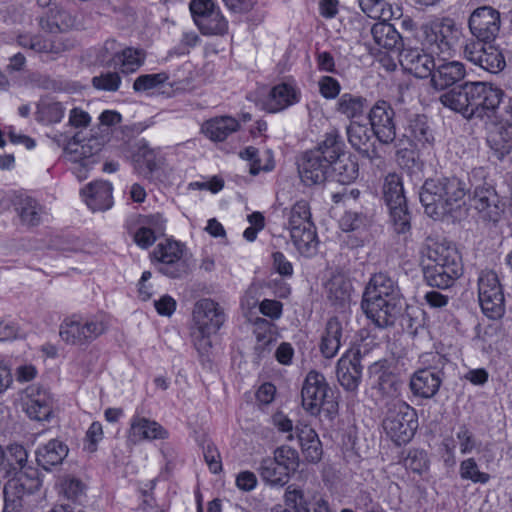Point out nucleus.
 <instances>
[{
    "instance_id": "obj_1",
    "label": "nucleus",
    "mask_w": 512,
    "mask_h": 512,
    "mask_svg": "<svg viewBox=\"0 0 512 512\" xmlns=\"http://www.w3.org/2000/svg\"><path fill=\"white\" fill-rule=\"evenodd\" d=\"M503 96L504 91L492 83L465 82L441 94L439 101L465 119L484 123L497 116Z\"/></svg>"
},
{
    "instance_id": "obj_2",
    "label": "nucleus",
    "mask_w": 512,
    "mask_h": 512,
    "mask_svg": "<svg viewBox=\"0 0 512 512\" xmlns=\"http://www.w3.org/2000/svg\"><path fill=\"white\" fill-rule=\"evenodd\" d=\"M421 254L429 261L422 265L423 277L428 286L447 289L461 276V256L457 248L446 239L427 237Z\"/></svg>"
},
{
    "instance_id": "obj_3",
    "label": "nucleus",
    "mask_w": 512,
    "mask_h": 512,
    "mask_svg": "<svg viewBox=\"0 0 512 512\" xmlns=\"http://www.w3.org/2000/svg\"><path fill=\"white\" fill-rule=\"evenodd\" d=\"M302 406L311 415L322 414L332 422L339 412L335 389L330 387L325 376L317 371H310L301 390Z\"/></svg>"
},
{
    "instance_id": "obj_4",
    "label": "nucleus",
    "mask_w": 512,
    "mask_h": 512,
    "mask_svg": "<svg viewBox=\"0 0 512 512\" xmlns=\"http://www.w3.org/2000/svg\"><path fill=\"white\" fill-rule=\"evenodd\" d=\"M487 171L484 167H475L467 173V193L473 190L474 206L482 218L498 222L504 212L505 204L500 200L494 187L486 182Z\"/></svg>"
},
{
    "instance_id": "obj_5",
    "label": "nucleus",
    "mask_w": 512,
    "mask_h": 512,
    "mask_svg": "<svg viewBox=\"0 0 512 512\" xmlns=\"http://www.w3.org/2000/svg\"><path fill=\"white\" fill-rule=\"evenodd\" d=\"M382 426L395 443L405 444L413 438L417 430V413L405 402H393L388 406Z\"/></svg>"
},
{
    "instance_id": "obj_6",
    "label": "nucleus",
    "mask_w": 512,
    "mask_h": 512,
    "mask_svg": "<svg viewBox=\"0 0 512 512\" xmlns=\"http://www.w3.org/2000/svg\"><path fill=\"white\" fill-rule=\"evenodd\" d=\"M383 199L388 207L394 230L404 234L411 228V215L408 211L403 185L397 174H389L383 184Z\"/></svg>"
},
{
    "instance_id": "obj_7",
    "label": "nucleus",
    "mask_w": 512,
    "mask_h": 512,
    "mask_svg": "<svg viewBox=\"0 0 512 512\" xmlns=\"http://www.w3.org/2000/svg\"><path fill=\"white\" fill-rule=\"evenodd\" d=\"M183 253L184 245L174 240H166L157 244L152 253V261L161 274L172 279L182 278L190 271Z\"/></svg>"
},
{
    "instance_id": "obj_8",
    "label": "nucleus",
    "mask_w": 512,
    "mask_h": 512,
    "mask_svg": "<svg viewBox=\"0 0 512 512\" xmlns=\"http://www.w3.org/2000/svg\"><path fill=\"white\" fill-rule=\"evenodd\" d=\"M190 11L203 35L223 36L228 32V21L211 0H192Z\"/></svg>"
},
{
    "instance_id": "obj_9",
    "label": "nucleus",
    "mask_w": 512,
    "mask_h": 512,
    "mask_svg": "<svg viewBox=\"0 0 512 512\" xmlns=\"http://www.w3.org/2000/svg\"><path fill=\"white\" fill-rule=\"evenodd\" d=\"M106 329V323L97 318L87 320L67 319L61 324L59 335L67 344L81 346L97 339Z\"/></svg>"
},
{
    "instance_id": "obj_10",
    "label": "nucleus",
    "mask_w": 512,
    "mask_h": 512,
    "mask_svg": "<svg viewBox=\"0 0 512 512\" xmlns=\"http://www.w3.org/2000/svg\"><path fill=\"white\" fill-rule=\"evenodd\" d=\"M465 59L490 73H499L506 66L502 51L484 41L469 40L463 47Z\"/></svg>"
},
{
    "instance_id": "obj_11",
    "label": "nucleus",
    "mask_w": 512,
    "mask_h": 512,
    "mask_svg": "<svg viewBox=\"0 0 512 512\" xmlns=\"http://www.w3.org/2000/svg\"><path fill=\"white\" fill-rule=\"evenodd\" d=\"M404 301L383 298H362L361 309L366 317L380 329L391 327L402 315Z\"/></svg>"
},
{
    "instance_id": "obj_12",
    "label": "nucleus",
    "mask_w": 512,
    "mask_h": 512,
    "mask_svg": "<svg viewBox=\"0 0 512 512\" xmlns=\"http://www.w3.org/2000/svg\"><path fill=\"white\" fill-rule=\"evenodd\" d=\"M468 26L475 41L491 43L496 39L501 28L500 12L491 6L476 8L470 15Z\"/></svg>"
},
{
    "instance_id": "obj_13",
    "label": "nucleus",
    "mask_w": 512,
    "mask_h": 512,
    "mask_svg": "<svg viewBox=\"0 0 512 512\" xmlns=\"http://www.w3.org/2000/svg\"><path fill=\"white\" fill-rule=\"evenodd\" d=\"M40 481L37 477H29L27 473H19L9 479L4 485V508L3 512H21L23 498L32 494L39 488Z\"/></svg>"
},
{
    "instance_id": "obj_14",
    "label": "nucleus",
    "mask_w": 512,
    "mask_h": 512,
    "mask_svg": "<svg viewBox=\"0 0 512 512\" xmlns=\"http://www.w3.org/2000/svg\"><path fill=\"white\" fill-rule=\"evenodd\" d=\"M395 112L384 100L377 101L369 110V121L376 140L382 144H390L396 138Z\"/></svg>"
},
{
    "instance_id": "obj_15",
    "label": "nucleus",
    "mask_w": 512,
    "mask_h": 512,
    "mask_svg": "<svg viewBox=\"0 0 512 512\" xmlns=\"http://www.w3.org/2000/svg\"><path fill=\"white\" fill-rule=\"evenodd\" d=\"M347 137L350 145L371 163L379 165L382 157L376 145V135L372 128L353 121L347 126Z\"/></svg>"
},
{
    "instance_id": "obj_16",
    "label": "nucleus",
    "mask_w": 512,
    "mask_h": 512,
    "mask_svg": "<svg viewBox=\"0 0 512 512\" xmlns=\"http://www.w3.org/2000/svg\"><path fill=\"white\" fill-rule=\"evenodd\" d=\"M333 160L322 156V152L309 150L304 153L299 164V174L306 185L324 183L330 178V168Z\"/></svg>"
},
{
    "instance_id": "obj_17",
    "label": "nucleus",
    "mask_w": 512,
    "mask_h": 512,
    "mask_svg": "<svg viewBox=\"0 0 512 512\" xmlns=\"http://www.w3.org/2000/svg\"><path fill=\"white\" fill-rule=\"evenodd\" d=\"M425 41L437 53L448 54L454 45L455 24L449 18L435 20L423 26Z\"/></svg>"
},
{
    "instance_id": "obj_18",
    "label": "nucleus",
    "mask_w": 512,
    "mask_h": 512,
    "mask_svg": "<svg viewBox=\"0 0 512 512\" xmlns=\"http://www.w3.org/2000/svg\"><path fill=\"white\" fill-rule=\"evenodd\" d=\"M24 410L30 419L50 421L53 416V398L49 391L40 386L28 387Z\"/></svg>"
},
{
    "instance_id": "obj_19",
    "label": "nucleus",
    "mask_w": 512,
    "mask_h": 512,
    "mask_svg": "<svg viewBox=\"0 0 512 512\" xmlns=\"http://www.w3.org/2000/svg\"><path fill=\"white\" fill-rule=\"evenodd\" d=\"M361 356L359 352L346 353L337 362L338 382L347 392L356 393L362 381Z\"/></svg>"
},
{
    "instance_id": "obj_20",
    "label": "nucleus",
    "mask_w": 512,
    "mask_h": 512,
    "mask_svg": "<svg viewBox=\"0 0 512 512\" xmlns=\"http://www.w3.org/2000/svg\"><path fill=\"white\" fill-rule=\"evenodd\" d=\"M483 126L487 133V142L498 158L509 154L512 150V124L496 116L484 122Z\"/></svg>"
},
{
    "instance_id": "obj_21",
    "label": "nucleus",
    "mask_w": 512,
    "mask_h": 512,
    "mask_svg": "<svg viewBox=\"0 0 512 512\" xmlns=\"http://www.w3.org/2000/svg\"><path fill=\"white\" fill-rule=\"evenodd\" d=\"M436 62L420 48H403L400 52L401 65L417 78L431 77Z\"/></svg>"
},
{
    "instance_id": "obj_22",
    "label": "nucleus",
    "mask_w": 512,
    "mask_h": 512,
    "mask_svg": "<svg viewBox=\"0 0 512 512\" xmlns=\"http://www.w3.org/2000/svg\"><path fill=\"white\" fill-rule=\"evenodd\" d=\"M193 317L198 328L205 332H217L225 322V313L220 305L212 299L197 302Z\"/></svg>"
},
{
    "instance_id": "obj_23",
    "label": "nucleus",
    "mask_w": 512,
    "mask_h": 512,
    "mask_svg": "<svg viewBox=\"0 0 512 512\" xmlns=\"http://www.w3.org/2000/svg\"><path fill=\"white\" fill-rule=\"evenodd\" d=\"M466 69L459 61L438 59L431 75V85L437 90H444L459 83L465 78Z\"/></svg>"
},
{
    "instance_id": "obj_24",
    "label": "nucleus",
    "mask_w": 512,
    "mask_h": 512,
    "mask_svg": "<svg viewBox=\"0 0 512 512\" xmlns=\"http://www.w3.org/2000/svg\"><path fill=\"white\" fill-rule=\"evenodd\" d=\"M362 298L404 301L398 282L384 272L372 275L365 287Z\"/></svg>"
},
{
    "instance_id": "obj_25",
    "label": "nucleus",
    "mask_w": 512,
    "mask_h": 512,
    "mask_svg": "<svg viewBox=\"0 0 512 512\" xmlns=\"http://www.w3.org/2000/svg\"><path fill=\"white\" fill-rule=\"evenodd\" d=\"M439 191L436 179L429 178L425 180L419 192V199L425 213L435 220L443 219L448 215L447 200H443Z\"/></svg>"
},
{
    "instance_id": "obj_26",
    "label": "nucleus",
    "mask_w": 512,
    "mask_h": 512,
    "mask_svg": "<svg viewBox=\"0 0 512 512\" xmlns=\"http://www.w3.org/2000/svg\"><path fill=\"white\" fill-rule=\"evenodd\" d=\"M112 185L107 181H94L87 184L81 195L88 208L93 211H106L113 205Z\"/></svg>"
},
{
    "instance_id": "obj_27",
    "label": "nucleus",
    "mask_w": 512,
    "mask_h": 512,
    "mask_svg": "<svg viewBox=\"0 0 512 512\" xmlns=\"http://www.w3.org/2000/svg\"><path fill=\"white\" fill-rule=\"evenodd\" d=\"M437 187L443 200L447 199V213L451 214L456 208L460 207V202L467 194L468 186L466 181L457 176L435 178Z\"/></svg>"
},
{
    "instance_id": "obj_28",
    "label": "nucleus",
    "mask_w": 512,
    "mask_h": 512,
    "mask_svg": "<svg viewBox=\"0 0 512 512\" xmlns=\"http://www.w3.org/2000/svg\"><path fill=\"white\" fill-rule=\"evenodd\" d=\"M445 378L433 373L415 371L410 378L409 388L412 394L422 399H431L439 391Z\"/></svg>"
},
{
    "instance_id": "obj_29",
    "label": "nucleus",
    "mask_w": 512,
    "mask_h": 512,
    "mask_svg": "<svg viewBox=\"0 0 512 512\" xmlns=\"http://www.w3.org/2000/svg\"><path fill=\"white\" fill-rule=\"evenodd\" d=\"M69 452L68 446L58 440L52 439L36 450V461L39 466L48 471L53 466H57L63 462Z\"/></svg>"
},
{
    "instance_id": "obj_30",
    "label": "nucleus",
    "mask_w": 512,
    "mask_h": 512,
    "mask_svg": "<svg viewBox=\"0 0 512 512\" xmlns=\"http://www.w3.org/2000/svg\"><path fill=\"white\" fill-rule=\"evenodd\" d=\"M13 205L22 225L35 227L41 223L44 209L37 200L29 196H19L15 198Z\"/></svg>"
},
{
    "instance_id": "obj_31",
    "label": "nucleus",
    "mask_w": 512,
    "mask_h": 512,
    "mask_svg": "<svg viewBox=\"0 0 512 512\" xmlns=\"http://www.w3.org/2000/svg\"><path fill=\"white\" fill-rule=\"evenodd\" d=\"M296 433L305 459L311 463L321 460L323 449L316 431L308 425L296 426Z\"/></svg>"
},
{
    "instance_id": "obj_32",
    "label": "nucleus",
    "mask_w": 512,
    "mask_h": 512,
    "mask_svg": "<svg viewBox=\"0 0 512 512\" xmlns=\"http://www.w3.org/2000/svg\"><path fill=\"white\" fill-rule=\"evenodd\" d=\"M130 437H132L135 442L165 439L167 437V431L157 422L135 415L130 424Z\"/></svg>"
},
{
    "instance_id": "obj_33",
    "label": "nucleus",
    "mask_w": 512,
    "mask_h": 512,
    "mask_svg": "<svg viewBox=\"0 0 512 512\" xmlns=\"http://www.w3.org/2000/svg\"><path fill=\"white\" fill-rule=\"evenodd\" d=\"M136 146L137 149L132 156L134 168L140 175L151 177L159 167L157 153L145 140H140Z\"/></svg>"
},
{
    "instance_id": "obj_34",
    "label": "nucleus",
    "mask_w": 512,
    "mask_h": 512,
    "mask_svg": "<svg viewBox=\"0 0 512 512\" xmlns=\"http://www.w3.org/2000/svg\"><path fill=\"white\" fill-rule=\"evenodd\" d=\"M299 101L297 91L290 85L282 83L274 86L267 100L265 108L271 113L279 112Z\"/></svg>"
},
{
    "instance_id": "obj_35",
    "label": "nucleus",
    "mask_w": 512,
    "mask_h": 512,
    "mask_svg": "<svg viewBox=\"0 0 512 512\" xmlns=\"http://www.w3.org/2000/svg\"><path fill=\"white\" fill-rule=\"evenodd\" d=\"M343 328L337 317H331L321 337L320 351L325 358H333L341 347Z\"/></svg>"
},
{
    "instance_id": "obj_36",
    "label": "nucleus",
    "mask_w": 512,
    "mask_h": 512,
    "mask_svg": "<svg viewBox=\"0 0 512 512\" xmlns=\"http://www.w3.org/2000/svg\"><path fill=\"white\" fill-rule=\"evenodd\" d=\"M351 281L343 275H334L326 284L327 298L336 307L344 308L351 301Z\"/></svg>"
},
{
    "instance_id": "obj_37",
    "label": "nucleus",
    "mask_w": 512,
    "mask_h": 512,
    "mask_svg": "<svg viewBox=\"0 0 512 512\" xmlns=\"http://www.w3.org/2000/svg\"><path fill=\"white\" fill-rule=\"evenodd\" d=\"M368 109V100L352 93H343L336 102L335 111L349 120L359 119Z\"/></svg>"
},
{
    "instance_id": "obj_38",
    "label": "nucleus",
    "mask_w": 512,
    "mask_h": 512,
    "mask_svg": "<svg viewBox=\"0 0 512 512\" xmlns=\"http://www.w3.org/2000/svg\"><path fill=\"white\" fill-rule=\"evenodd\" d=\"M239 127L240 124L237 119L231 116H221L206 121L203 125V131L213 141H224Z\"/></svg>"
},
{
    "instance_id": "obj_39",
    "label": "nucleus",
    "mask_w": 512,
    "mask_h": 512,
    "mask_svg": "<svg viewBox=\"0 0 512 512\" xmlns=\"http://www.w3.org/2000/svg\"><path fill=\"white\" fill-rule=\"evenodd\" d=\"M291 239L298 252L305 256L311 257L317 252V235L315 226L295 227L290 231Z\"/></svg>"
},
{
    "instance_id": "obj_40",
    "label": "nucleus",
    "mask_w": 512,
    "mask_h": 512,
    "mask_svg": "<svg viewBox=\"0 0 512 512\" xmlns=\"http://www.w3.org/2000/svg\"><path fill=\"white\" fill-rule=\"evenodd\" d=\"M371 34L375 43L380 47H383L387 50L403 49L402 38L398 31L390 23L379 22L374 24L371 28Z\"/></svg>"
},
{
    "instance_id": "obj_41",
    "label": "nucleus",
    "mask_w": 512,
    "mask_h": 512,
    "mask_svg": "<svg viewBox=\"0 0 512 512\" xmlns=\"http://www.w3.org/2000/svg\"><path fill=\"white\" fill-rule=\"evenodd\" d=\"M101 149V142L97 138H90L83 144L76 142L74 138V141L68 143L66 148V150L73 155L72 160L79 162L84 167H88L95 162L93 157L98 154Z\"/></svg>"
},
{
    "instance_id": "obj_42",
    "label": "nucleus",
    "mask_w": 512,
    "mask_h": 512,
    "mask_svg": "<svg viewBox=\"0 0 512 512\" xmlns=\"http://www.w3.org/2000/svg\"><path fill=\"white\" fill-rule=\"evenodd\" d=\"M358 176V164L343 152L333 159L330 168V178L340 184H349Z\"/></svg>"
},
{
    "instance_id": "obj_43",
    "label": "nucleus",
    "mask_w": 512,
    "mask_h": 512,
    "mask_svg": "<svg viewBox=\"0 0 512 512\" xmlns=\"http://www.w3.org/2000/svg\"><path fill=\"white\" fill-rule=\"evenodd\" d=\"M370 378H374V386L383 394H394L397 391L398 381L395 374L388 370L386 361H378L368 368Z\"/></svg>"
},
{
    "instance_id": "obj_44",
    "label": "nucleus",
    "mask_w": 512,
    "mask_h": 512,
    "mask_svg": "<svg viewBox=\"0 0 512 512\" xmlns=\"http://www.w3.org/2000/svg\"><path fill=\"white\" fill-rule=\"evenodd\" d=\"M146 52L140 48L126 47L116 54L115 65L120 72L130 74L136 72L145 62Z\"/></svg>"
},
{
    "instance_id": "obj_45",
    "label": "nucleus",
    "mask_w": 512,
    "mask_h": 512,
    "mask_svg": "<svg viewBox=\"0 0 512 512\" xmlns=\"http://www.w3.org/2000/svg\"><path fill=\"white\" fill-rule=\"evenodd\" d=\"M410 136L421 146H431L434 136L425 115H414L408 124Z\"/></svg>"
},
{
    "instance_id": "obj_46",
    "label": "nucleus",
    "mask_w": 512,
    "mask_h": 512,
    "mask_svg": "<svg viewBox=\"0 0 512 512\" xmlns=\"http://www.w3.org/2000/svg\"><path fill=\"white\" fill-rule=\"evenodd\" d=\"M65 107L53 100H41L37 105L36 120L43 124H54L62 120Z\"/></svg>"
},
{
    "instance_id": "obj_47",
    "label": "nucleus",
    "mask_w": 512,
    "mask_h": 512,
    "mask_svg": "<svg viewBox=\"0 0 512 512\" xmlns=\"http://www.w3.org/2000/svg\"><path fill=\"white\" fill-rule=\"evenodd\" d=\"M259 472L262 479L271 485H284L290 476L283 467H280L271 458H265L261 461Z\"/></svg>"
},
{
    "instance_id": "obj_48",
    "label": "nucleus",
    "mask_w": 512,
    "mask_h": 512,
    "mask_svg": "<svg viewBox=\"0 0 512 512\" xmlns=\"http://www.w3.org/2000/svg\"><path fill=\"white\" fill-rule=\"evenodd\" d=\"M480 306L483 313L491 319H499L505 312L504 294L502 290H497L491 295L479 297Z\"/></svg>"
},
{
    "instance_id": "obj_49",
    "label": "nucleus",
    "mask_w": 512,
    "mask_h": 512,
    "mask_svg": "<svg viewBox=\"0 0 512 512\" xmlns=\"http://www.w3.org/2000/svg\"><path fill=\"white\" fill-rule=\"evenodd\" d=\"M343 140L337 131L325 135V139L312 151L322 152V156L329 160L337 159L343 153Z\"/></svg>"
},
{
    "instance_id": "obj_50",
    "label": "nucleus",
    "mask_w": 512,
    "mask_h": 512,
    "mask_svg": "<svg viewBox=\"0 0 512 512\" xmlns=\"http://www.w3.org/2000/svg\"><path fill=\"white\" fill-rule=\"evenodd\" d=\"M447 361L448 360L443 355L437 352L424 353L419 357L421 367L418 368L417 371L433 373L434 375L445 378L444 368Z\"/></svg>"
},
{
    "instance_id": "obj_51",
    "label": "nucleus",
    "mask_w": 512,
    "mask_h": 512,
    "mask_svg": "<svg viewBox=\"0 0 512 512\" xmlns=\"http://www.w3.org/2000/svg\"><path fill=\"white\" fill-rule=\"evenodd\" d=\"M284 499L286 508H292L293 512H307L310 509L308 497L301 488L295 485L286 488Z\"/></svg>"
},
{
    "instance_id": "obj_52",
    "label": "nucleus",
    "mask_w": 512,
    "mask_h": 512,
    "mask_svg": "<svg viewBox=\"0 0 512 512\" xmlns=\"http://www.w3.org/2000/svg\"><path fill=\"white\" fill-rule=\"evenodd\" d=\"M272 461H275L280 467H283L290 474L295 472L299 467V454L298 452L286 445L278 447L274 451V457L271 458Z\"/></svg>"
},
{
    "instance_id": "obj_53",
    "label": "nucleus",
    "mask_w": 512,
    "mask_h": 512,
    "mask_svg": "<svg viewBox=\"0 0 512 512\" xmlns=\"http://www.w3.org/2000/svg\"><path fill=\"white\" fill-rule=\"evenodd\" d=\"M4 460L12 470L23 473L22 470L26 467L28 461V452L20 444H10L4 452Z\"/></svg>"
},
{
    "instance_id": "obj_54",
    "label": "nucleus",
    "mask_w": 512,
    "mask_h": 512,
    "mask_svg": "<svg viewBox=\"0 0 512 512\" xmlns=\"http://www.w3.org/2000/svg\"><path fill=\"white\" fill-rule=\"evenodd\" d=\"M288 224L290 231L294 229V226L298 228V226L302 227L314 225L311 221L310 208L306 201L301 200L293 205V207L290 210Z\"/></svg>"
},
{
    "instance_id": "obj_55",
    "label": "nucleus",
    "mask_w": 512,
    "mask_h": 512,
    "mask_svg": "<svg viewBox=\"0 0 512 512\" xmlns=\"http://www.w3.org/2000/svg\"><path fill=\"white\" fill-rule=\"evenodd\" d=\"M460 477L463 480H470L473 483L485 484L490 480V475L479 470L474 458H468L460 463Z\"/></svg>"
},
{
    "instance_id": "obj_56",
    "label": "nucleus",
    "mask_w": 512,
    "mask_h": 512,
    "mask_svg": "<svg viewBox=\"0 0 512 512\" xmlns=\"http://www.w3.org/2000/svg\"><path fill=\"white\" fill-rule=\"evenodd\" d=\"M169 79V75L166 72H160L156 74H142L138 76L133 82V90L137 93L147 92L155 89Z\"/></svg>"
},
{
    "instance_id": "obj_57",
    "label": "nucleus",
    "mask_w": 512,
    "mask_h": 512,
    "mask_svg": "<svg viewBox=\"0 0 512 512\" xmlns=\"http://www.w3.org/2000/svg\"><path fill=\"white\" fill-rule=\"evenodd\" d=\"M92 86L101 91L116 92L121 85V77L118 72H103L98 76H94L91 80Z\"/></svg>"
},
{
    "instance_id": "obj_58",
    "label": "nucleus",
    "mask_w": 512,
    "mask_h": 512,
    "mask_svg": "<svg viewBox=\"0 0 512 512\" xmlns=\"http://www.w3.org/2000/svg\"><path fill=\"white\" fill-rule=\"evenodd\" d=\"M403 465L414 473L422 474L428 469L427 454L423 450L411 449L403 459Z\"/></svg>"
},
{
    "instance_id": "obj_59",
    "label": "nucleus",
    "mask_w": 512,
    "mask_h": 512,
    "mask_svg": "<svg viewBox=\"0 0 512 512\" xmlns=\"http://www.w3.org/2000/svg\"><path fill=\"white\" fill-rule=\"evenodd\" d=\"M502 290L498 276L493 271L482 272L478 279V297L491 295Z\"/></svg>"
},
{
    "instance_id": "obj_60",
    "label": "nucleus",
    "mask_w": 512,
    "mask_h": 512,
    "mask_svg": "<svg viewBox=\"0 0 512 512\" xmlns=\"http://www.w3.org/2000/svg\"><path fill=\"white\" fill-rule=\"evenodd\" d=\"M402 324L405 325L407 331L411 334H416L418 329L422 327L423 311L419 308H407L405 313H402Z\"/></svg>"
},
{
    "instance_id": "obj_61",
    "label": "nucleus",
    "mask_w": 512,
    "mask_h": 512,
    "mask_svg": "<svg viewBox=\"0 0 512 512\" xmlns=\"http://www.w3.org/2000/svg\"><path fill=\"white\" fill-rule=\"evenodd\" d=\"M456 437L460 443V451L462 454H469L473 449L477 447V441L473 433L469 430L467 425L462 424L457 433Z\"/></svg>"
},
{
    "instance_id": "obj_62",
    "label": "nucleus",
    "mask_w": 512,
    "mask_h": 512,
    "mask_svg": "<svg viewBox=\"0 0 512 512\" xmlns=\"http://www.w3.org/2000/svg\"><path fill=\"white\" fill-rule=\"evenodd\" d=\"M367 218L359 212H346L341 218L340 225L345 231L358 230L366 225Z\"/></svg>"
},
{
    "instance_id": "obj_63",
    "label": "nucleus",
    "mask_w": 512,
    "mask_h": 512,
    "mask_svg": "<svg viewBox=\"0 0 512 512\" xmlns=\"http://www.w3.org/2000/svg\"><path fill=\"white\" fill-rule=\"evenodd\" d=\"M103 439L102 424L94 421L86 432L85 450L93 453L97 450V444Z\"/></svg>"
},
{
    "instance_id": "obj_64",
    "label": "nucleus",
    "mask_w": 512,
    "mask_h": 512,
    "mask_svg": "<svg viewBox=\"0 0 512 512\" xmlns=\"http://www.w3.org/2000/svg\"><path fill=\"white\" fill-rule=\"evenodd\" d=\"M61 486L64 495L73 501L78 500L83 495L85 488L81 480L73 477L64 479Z\"/></svg>"
}]
</instances>
